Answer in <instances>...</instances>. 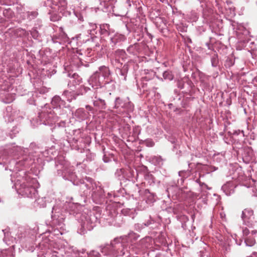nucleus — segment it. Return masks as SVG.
<instances>
[{
  "label": "nucleus",
  "mask_w": 257,
  "mask_h": 257,
  "mask_svg": "<svg viewBox=\"0 0 257 257\" xmlns=\"http://www.w3.org/2000/svg\"><path fill=\"white\" fill-rule=\"evenodd\" d=\"M253 211L252 210L246 208L245 209L242 213V218L244 222H249L250 220H251V218H254L253 216Z\"/></svg>",
  "instance_id": "f257e3e1"
},
{
  "label": "nucleus",
  "mask_w": 257,
  "mask_h": 257,
  "mask_svg": "<svg viewBox=\"0 0 257 257\" xmlns=\"http://www.w3.org/2000/svg\"><path fill=\"white\" fill-rule=\"evenodd\" d=\"M94 105L98 107L100 109L105 108V102L104 100L101 99H98L96 100L93 102Z\"/></svg>",
  "instance_id": "f03ea898"
},
{
  "label": "nucleus",
  "mask_w": 257,
  "mask_h": 257,
  "mask_svg": "<svg viewBox=\"0 0 257 257\" xmlns=\"http://www.w3.org/2000/svg\"><path fill=\"white\" fill-rule=\"evenodd\" d=\"M163 77L165 79L172 80L174 78V76L171 71H166L163 73Z\"/></svg>",
  "instance_id": "7ed1b4c3"
},
{
  "label": "nucleus",
  "mask_w": 257,
  "mask_h": 257,
  "mask_svg": "<svg viewBox=\"0 0 257 257\" xmlns=\"http://www.w3.org/2000/svg\"><path fill=\"white\" fill-rule=\"evenodd\" d=\"M245 242L247 245L251 246L254 244L255 240L254 238L249 236L245 239Z\"/></svg>",
  "instance_id": "20e7f679"
},
{
  "label": "nucleus",
  "mask_w": 257,
  "mask_h": 257,
  "mask_svg": "<svg viewBox=\"0 0 257 257\" xmlns=\"http://www.w3.org/2000/svg\"><path fill=\"white\" fill-rule=\"evenodd\" d=\"M12 12L11 10H5L4 11L3 14L5 16L7 17L8 16L9 14H10V16L11 15Z\"/></svg>",
  "instance_id": "39448f33"
},
{
  "label": "nucleus",
  "mask_w": 257,
  "mask_h": 257,
  "mask_svg": "<svg viewBox=\"0 0 257 257\" xmlns=\"http://www.w3.org/2000/svg\"><path fill=\"white\" fill-rule=\"evenodd\" d=\"M249 230H248V229L247 228H245L243 230V232L244 234H247Z\"/></svg>",
  "instance_id": "423d86ee"
},
{
  "label": "nucleus",
  "mask_w": 257,
  "mask_h": 257,
  "mask_svg": "<svg viewBox=\"0 0 257 257\" xmlns=\"http://www.w3.org/2000/svg\"><path fill=\"white\" fill-rule=\"evenodd\" d=\"M86 108L88 110H92V107H91L90 106H89V105H86Z\"/></svg>",
  "instance_id": "0eeeda50"
},
{
  "label": "nucleus",
  "mask_w": 257,
  "mask_h": 257,
  "mask_svg": "<svg viewBox=\"0 0 257 257\" xmlns=\"http://www.w3.org/2000/svg\"><path fill=\"white\" fill-rule=\"evenodd\" d=\"M104 70L105 72H108L109 70H108V69L106 67H104ZM108 74H109V73H108Z\"/></svg>",
  "instance_id": "6e6552de"
},
{
  "label": "nucleus",
  "mask_w": 257,
  "mask_h": 257,
  "mask_svg": "<svg viewBox=\"0 0 257 257\" xmlns=\"http://www.w3.org/2000/svg\"><path fill=\"white\" fill-rule=\"evenodd\" d=\"M256 231H252V233H256Z\"/></svg>",
  "instance_id": "1a4fd4ad"
}]
</instances>
